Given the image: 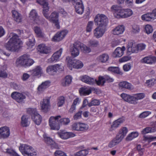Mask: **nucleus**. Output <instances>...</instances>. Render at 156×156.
Segmentation results:
<instances>
[{
  "label": "nucleus",
  "mask_w": 156,
  "mask_h": 156,
  "mask_svg": "<svg viewBox=\"0 0 156 156\" xmlns=\"http://www.w3.org/2000/svg\"><path fill=\"white\" fill-rule=\"evenodd\" d=\"M10 36L12 37L5 44V47L6 49L9 51H16L19 48L21 41L16 34L11 33Z\"/></svg>",
  "instance_id": "obj_1"
},
{
  "label": "nucleus",
  "mask_w": 156,
  "mask_h": 156,
  "mask_svg": "<svg viewBox=\"0 0 156 156\" xmlns=\"http://www.w3.org/2000/svg\"><path fill=\"white\" fill-rule=\"evenodd\" d=\"M49 9L48 5L43 9V13L44 16L47 19L52 22L57 29H59L60 27L58 22V13L54 11L51 14L50 16H49L48 13Z\"/></svg>",
  "instance_id": "obj_2"
},
{
  "label": "nucleus",
  "mask_w": 156,
  "mask_h": 156,
  "mask_svg": "<svg viewBox=\"0 0 156 156\" xmlns=\"http://www.w3.org/2000/svg\"><path fill=\"white\" fill-rule=\"evenodd\" d=\"M127 132L128 129L126 127H122L119 130L115 137L110 142L108 145V147L111 148L119 144L126 136Z\"/></svg>",
  "instance_id": "obj_3"
},
{
  "label": "nucleus",
  "mask_w": 156,
  "mask_h": 156,
  "mask_svg": "<svg viewBox=\"0 0 156 156\" xmlns=\"http://www.w3.org/2000/svg\"><path fill=\"white\" fill-rule=\"evenodd\" d=\"M19 149L24 156H36L37 155V152L33 147L27 144H21Z\"/></svg>",
  "instance_id": "obj_4"
},
{
  "label": "nucleus",
  "mask_w": 156,
  "mask_h": 156,
  "mask_svg": "<svg viewBox=\"0 0 156 156\" xmlns=\"http://www.w3.org/2000/svg\"><path fill=\"white\" fill-rule=\"evenodd\" d=\"M94 22L99 27L106 28V27L108 22V20L105 15L98 14L95 16Z\"/></svg>",
  "instance_id": "obj_5"
},
{
  "label": "nucleus",
  "mask_w": 156,
  "mask_h": 156,
  "mask_svg": "<svg viewBox=\"0 0 156 156\" xmlns=\"http://www.w3.org/2000/svg\"><path fill=\"white\" fill-rule=\"evenodd\" d=\"M27 113L31 115L32 119L36 124L38 125L40 124L42 118L37 112L36 109L29 108L27 110Z\"/></svg>",
  "instance_id": "obj_6"
},
{
  "label": "nucleus",
  "mask_w": 156,
  "mask_h": 156,
  "mask_svg": "<svg viewBox=\"0 0 156 156\" xmlns=\"http://www.w3.org/2000/svg\"><path fill=\"white\" fill-rule=\"evenodd\" d=\"M60 115L55 117L51 116L49 119V123L51 129L53 130H58L60 128L59 122L58 119L61 118Z\"/></svg>",
  "instance_id": "obj_7"
},
{
  "label": "nucleus",
  "mask_w": 156,
  "mask_h": 156,
  "mask_svg": "<svg viewBox=\"0 0 156 156\" xmlns=\"http://www.w3.org/2000/svg\"><path fill=\"white\" fill-rule=\"evenodd\" d=\"M82 45V43L79 41L75 42L71 46L70 51L72 56L74 57L78 56L79 54V50L80 47Z\"/></svg>",
  "instance_id": "obj_8"
},
{
  "label": "nucleus",
  "mask_w": 156,
  "mask_h": 156,
  "mask_svg": "<svg viewBox=\"0 0 156 156\" xmlns=\"http://www.w3.org/2000/svg\"><path fill=\"white\" fill-rule=\"evenodd\" d=\"M72 4L75 8L76 12L78 14H82L83 12L84 6L81 0H73Z\"/></svg>",
  "instance_id": "obj_9"
},
{
  "label": "nucleus",
  "mask_w": 156,
  "mask_h": 156,
  "mask_svg": "<svg viewBox=\"0 0 156 156\" xmlns=\"http://www.w3.org/2000/svg\"><path fill=\"white\" fill-rule=\"evenodd\" d=\"M141 18L143 20L147 22L154 21L156 19V9H153L151 12L143 15Z\"/></svg>",
  "instance_id": "obj_10"
},
{
  "label": "nucleus",
  "mask_w": 156,
  "mask_h": 156,
  "mask_svg": "<svg viewBox=\"0 0 156 156\" xmlns=\"http://www.w3.org/2000/svg\"><path fill=\"white\" fill-rule=\"evenodd\" d=\"M114 79L108 75H104L103 76H99L98 80L97 82V84L99 86H103L106 82L112 83L113 82Z\"/></svg>",
  "instance_id": "obj_11"
},
{
  "label": "nucleus",
  "mask_w": 156,
  "mask_h": 156,
  "mask_svg": "<svg viewBox=\"0 0 156 156\" xmlns=\"http://www.w3.org/2000/svg\"><path fill=\"white\" fill-rule=\"evenodd\" d=\"M121 97L125 101L133 105H136L138 103V101L135 96H133L122 93L121 95Z\"/></svg>",
  "instance_id": "obj_12"
},
{
  "label": "nucleus",
  "mask_w": 156,
  "mask_h": 156,
  "mask_svg": "<svg viewBox=\"0 0 156 156\" xmlns=\"http://www.w3.org/2000/svg\"><path fill=\"white\" fill-rule=\"evenodd\" d=\"M66 60L69 59L68 62L70 64L71 66L76 69H79L81 68L83 66V63L79 60H77L71 58H67Z\"/></svg>",
  "instance_id": "obj_13"
},
{
  "label": "nucleus",
  "mask_w": 156,
  "mask_h": 156,
  "mask_svg": "<svg viewBox=\"0 0 156 156\" xmlns=\"http://www.w3.org/2000/svg\"><path fill=\"white\" fill-rule=\"evenodd\" d=\"M72 128L73 130L85 131L88 129V126L85 124L80 122L75 123L73 124Z\"/></svg>",
  "instance_id": "obj_14"
},
{
  "label": "nucleus",
  "mask_w": 156,
  "mask_h": 156,
  "mask_svg": "<svg viewBox=\"0 0 156 156\" xmlns=\"http://www.w3.org/2000/svg\"><path fill=\"white\" fill-rule=\"evenodd\" d=\"M68 32L67 30H64L57 33L52 38V41L58 42L62 40L65 37Z\"/></svg>",
  "instance_id": "obj_15"
},
{
  "label": "nucleus",
  "mask_w": 156,
  "mask_h": 156,
  "mask_svg": "<svg viewBox=\"0 0 156 156\" xmlns=\"http://www.w3.org/2000/svg\"><path fill=\"white\" fill-rule=\"evenodd\" d=\"M80 79L82 82L90 85H93L95 83L97 84V82L98 81L96 79L87 75L80 76Z\"/></svg>",
  "instance_id": "obj_16"
},
{
  "label": "nucleus",
  "mask_w": 156,
  "mask_h": 156,
  "mask_svg": "<svg viewBox=\"0 0 156 156\" xmlns=\"http://www.w3.org/2000/svg\"><path fill=\"white\" fill-rule=\"evenodd\" d=\"M11 96L13 99L19 103L22 102L26 98V96L24 94L17 92H13Z\"/></svg>",
  "instance_id": "obj_17"
},
{
  "label": "nucleus",
  "mask_w": 156,
  "mask_h": 156,
  "mask_svg": "<svg viewBox=\"0 0 156 156\" xmlns=\"http://www.w3.org/2000/svg\"><path fill=\"white\" fill-rule=\"evenodd\" d=\"M29 17L34 23L40 24L41 23L40 20L37 14L35 9H32L30 12Z\"/></svg>",
  "instance_id": "obj_18"
},
{
  "label": "nucleus",
  "mask_w": 156,
  "mask_h": 156,
  "mask_svg": "<svg viewBox=\"0 0 156 156\" xmlns=\"http://www.w3.org/2000/svg\"><path fill=\"white\" fill-rule=\"evenodd\" d=\"M106 28L98 27L93 31L94 36L97 38L101 37L105 33Z\"/></svg>",
  "instance_id": "obj_19"
},
{
  "label": "nucleus",
  "mask_w": 156,
  "mask_h": 156,
  "mask_svg": "<svg viewBox=\"0 0 156 156\" xmlns=\"http://www.w3.org/2000/svg\"><path fill=\"white\" fill-rule=\"evenodd\" d=\"M61 66L59 64L48 66L47 68L46 71L49 74L53 75L56 73L57 71L60 69Z\"/></svg>",
  "instance_id": "obj_20"
},
{
  "label": "nucleus",
  "mask_w": 156,
  "mask_h": 156,
  "mask_svg": "<svg viewBox=\"0 0 156 156\" xmlns=\"http://www.w3.org/2000/svg\"><path fill=\"white\" fill-rule=\"evenodd\" d=\"M57 134L60 137L63 139H66L73 137L75 136V134L72 132H66L63 130H60L58 132Z\"/></svg>",
  "instance_id": "obj_21"
},
{
  "label": "nucleus",
  "mask_w": 156,
  "mask_h": 156,
  "mask_svg": "<svg viewBox=\"0 0 156 156\" xmlns=\"http://www.w3.org/2000/svg\"><path fill=\"white\" fill-rule=\"evenodd\" d=\"M9 128L7 126H3L0 128V138H6L9 135Z\"/></svg>",
  "instance_id": "obj_22"
},
{
  "label": "nucleus",
  "mask_w": 156,
  "mask_h": 156,
  "mask_svg": "<svg viewBox=\"0 0 156 156\" xmlns=\"http://www.w3.org/2000/svg\"><path fill=\"white\" fill-rule=\"evenodd\" d=\"M45 142L47 144L50 145L52 148H58V144L49 137L45 135H44Z\"/></svg>",
  "instance_id": "obj_23"
},
{
  "label": "nucleus",
  "mask_w": 156,
  "mask_h": 156,
  "mask_svg": "<svg viewBox=\"0 0 156 156\" xmlns=\"http://www.w3.org/2000/svg\"><path fill=\"white\" fill-rule=\"evenodd\" d=\"M125 50V48L123 46L122 48L118 47L113 52L112 54V56L114 58L120 57L124 54V51Z\"/></svg>",
  "instance_id": "obj_24"
},
{
  "label": "nucleus",
  "mask_w": 156,
  "mask_h": 156,
  "mask_svg": "<svg viewBox=\"0 0 156 156\" xmlns=\"http://www.w3.org/2000/svg\"><path fill=\"white\" fill-rule=\"evenodd\" d=\"M62 51V49L60 48L58 51L55 52L51 58L48 59V61L50 62H56L59 60V57L61 56Z\"/></svg>",
  "instance_id": "obj_25"
},
{
  "label": "nucleus",
  "mask_w": 156,
  "mask_h": 156,
  "mask_svg": "<svg viewBox=\"0 0 156 156\" xmlns=\"http://www.w3.org/2000/svg\"><path fill=\"white\" fill-rule=\"evenodd\" d=\"M37 49L38 51L41 53L45 54H47L50 53L51 50L50 47L43 44L38 45Z\"/></svg>",
  "instance_id": "obj_26"
},
{
  "label": "nucleus",
  "mask_w": 156,
  "mask_h": 156,
  "mask_svg": "<svg viewBox=\"0 0 156 156\" xmlns=\"http://www.w3.org/2000/svg\"><path fill=\"white\" fill-rule=\"evenodd\" d=\"M127 51L129 53H137L138 51L137 45L132 42H129L128 44Z\"/></svg>",
  "instance_id": "obj_27"
},
{
  "label": "nucleus",
  "mask_w": 156,
  "mask_h": 156,
  "mask_svg": "<svg viewBox=\"0 0 156 156\" xmlns=\"http://www.w3.org/2000/svg\"><path fill=\"white\" fill-rule=\"evenodd\" d=\"M142 63L151 64L156 62V57H146L141 60Z\"/></svg>",
  "instance_id": "obj_28"
},
{
  "label": "nucleus",
  "mask_w": 156,
  "mask_h": 156,
  "mask_svg": "<svg viewBox=\"0 0 156 156\" xmlns=\"http://www.w3.org/2000/svg\"><path fill=\"white\" fill-rule=\"evenodd\" d=\"M124 121V119H119L113 122L112 125H111L110 130L112 131L118 127L120 124L123 123Z\"/></svg>",
  "instance_id": "obj_29"
},
{
  "label": "nucleus",
  "mask_w": 156,
  "mask_h": 156,
  "mask_svg": "<svg viewBox=\"0 0 156 156\" xmlns=\"http://www.w3.org/2000/svg\"><path fill=\"white\" fill-rule=\"evenodd\" d=\"M27 58L25 57V54L18 58L16 60V64L17 66H23L25 67V59Z\"/></svg>",
  "instance_id": "obj_30"
},
{
  "label": "nucleus",
  "mask_w": 156,
  "mask_h": 156,
  "mask_svg": "<svg viewBox=\"0 0 156 156\" xmlns=\"http://www.w3.org/2000/svg\"><path fill=\"white\" fill-rule=\"evenodd\" d=\"M50 100L49 99H44L41 103V109L44 112H47L50 105Z\"/></svg>",
  "instance_id": "obj_31"
},
{
  "label": "nucleus",
  "mask_w": 156,
  "mask_h": 156,
  "mask_svg": "<svg viewBox=\"0 0 156 156\" xmlns=\"http://www.w3.org/2000/svg\"><path fill=\"white\" fill-rule=\"evenodd\" d=\"M125 30V28L123 25L118 26L113 30V34L114 35H119L122 34Z\"/></svg>",
  "instance_id": "obj_32"
},
{
  "label": "nucleus",
  "mask_w": 156,
  "mask_h": 156,
  "mask_svg": "<svg viewBox=\"0 0 156 156\" xmlns=\"http://www.w3.org/2000/svg\"><path fill=\"white\" fill-rule=\"evenodd\" d=\"M72 78L69 75L67 76L62 81V85L63 86H69L71 83Z\"/></svg>",
  "instance_id": "obj_33"
},
{
  "label": "nucleus",
  "mask_w": 156,
  "mask_h": 156,
  "mask_svg": "<svg viewBox=\"0 0 156 156\" xmlns=\"http://www.w3.org/2000/svg\"><path fill=\"white\" fill-rule=\"evenodd\" d=\"M13 17L16 22L19 23L21 21L22 17L21 15L17 11L13 10L12 11Z\"/></svg>",
  "instance_id": "obj_34"
},
{
  "label": "nucleus",
  "mask_w": 156,
  "mask_h": 156,
  "mask_svg": "<svg viewBox=\"0 0 156 156\" xmlns=\"http://www.w3.org/2000/svg\"><path fill=\"white\" fill-rule=\"evenodd\" d=\"M50 83V82L48 81H46L44 82H43L42 84L38 87V90L40 92L43 91L49 86Z\"/></svg>",
  "instance_id": "obj_35"
},
{
  "label": "nucleus",
  "mask_w": 156,
  "mask_h": 156,
  "mask_svg": "<svg viewBox=\"0 0 156 156\" xmlns=\"http://www.w3.org/2000/svg\"><path fill=\"white\" fill-rule=\"evenodd\" d=\"M124 12V9H119L114 13V16L117 18H124L123 14Z\"/></svg>",
  "instance_id": "obj_36"
},
{
  "label": "nucleus",
  "mask_w": 156,
  "mask_h": 156,
  "mask_svg": "<svg viewBox=\"0 0 156 156\" xmlns=\"http://www.w3.org/2000/svg\"><path fill=\"white\" fill-rule=\"evenodd\" d=\"M109 58L108 55L105 53L100 55L98 58L99 61L101 63L106 62L108 60Z\"/></svg>",
  "instance_id": "obj_37"
},
{
  "label": "nucleus",
  "mask_w": 156,
  "mask_h": 156,
  "mask_svg": "<svg viewBox=\"0 0 156 156\" xmlns=\"http://www.w3.org/2000/svg\"><path fill=\"white\" fill-rule=\"evenodd\" d=\"M42 72V69L39 66H37L34 69L31 71L32 75L33 76L41 75Z\"/></svg>",
  "instance_id": "obj_38"
},
{
  "label": "nucleus",
  "mask_w": 156,
  "mask_h": 156,
  "mask_svg": "<svg viewBox=\"0 0 156 156\" xmlns=\"http://www.w3.org/2000/svg\"><path fill=\"white\" fill-rule=\"evenodd\" d=\"M119 86L120 87L129 90H131L133 88L131 84L126 81L120 82L119 84Z\"/></svg>",
  "instance_id": "obj_39"
},
{
  "label": "nucleus",
  "mask_w": 156,
  "mask_h": 156,
  "mask_svg": "<svg viewBox=\"0 0 156 156\" xmlns=\"http://www.w3.org/2000/svg\"><path fill=\"white\" fill-rule=\"evenodd\" d=\"M108 70L115 73L120 75H122L123 73L120 70L119 68L118 67H110L108 68Z\"/></svg>",
  "instance_id": "obj_40"
},
{
  "label": "nucleus",
  "mask_w": 156,
  "mask_h": 156,
  "mask_svg": "<svg viewBox=\"0 0 156 156\" xmlns=\"http://www.w3.org/2000/svg\"><path fill=\"white\" fill-rule=\"evenodd\" d=\"M108 70L115 73L120 75H122L123 73L120 70L119 68L118 67H110L108 68Z\"/></svg>",
  "instance_id": "obj_41"
},
{
  "label": "nucleus",
  "mask_w": 156,
  "mask_h": 156,
  "mask_svg": "<svg viewBox=\"0 0 156 156\" xmlns=\"http://www.w3.org/2000/svg\"><path fill=\"white\" fill-rule=\"evenodd\" d=\"M35 39L34 36L32 35H30L28 39V41L26 42V45L29 48H31L34 45Z\"/></svg>",
  "instance_id": "obj_42"
},
{
  "label": "nucleus",
  "mask_w": 156,
  "mask_h": 156,
  "mask_svg": "<svg viewBox=\"0 0 156 156\" xmlns=\"http://www.w3.org/2000/svg\"><path fill=\"white\" fill-rule=\"evenodd\" d=\"M79 92L81 95H89L91 93V90L90 88L88 89L82 87L80 88Z\"/></svg>",
  "instance_id": "obj_43"
},
{
  "label": "nucleus",
  "mask_w": 156,
  "mask_h": 156,
  "mask_svg": "<svg viewBox=\"0 0 156 156\" xmlns=\"http://www.w3.org/2000/svg\"><path fill=\"white\" fill-rule=\"evenodd\" d=\"M34 32L37 36L39 37H42L44 36V33L41 29L37 26L35 27L34 28Z\"/></svg>",
  "instance_id": "obj_44"
},
{
  "label": "nucleus",
  "mask_w": 156,
  "mask_h": 156,
  "mask_svg": "<svg viewBox=\"0 0 156 156\" xmlns=\"http://www.w3.org/2000/svg\"><path fill=\"white\" fill-rule=\"evenodd\" d=\"M25 57L27 58H25L26 59L25 62V67L30 66L34 63V61L32 59L30 58L28 55L25 54Z\"/></svg>",
  "instance_id": "obj_45"
},
{
  "label": "nucleus",
  "mask_w": 156,
  "mask_h": 156,
  "mask_svg": "<svg viewBox=\"0 0 156 156\" xmlns=\"http://www.w3.org/2000/svg\"><path fill=\"white\" fill-rule=\"evenodd\" d=\"M138 135V133L137 132H133L129 134L126 137V140L129 141L132 140L133 138L136 137Z\"/></svg>",
  "instance_id": "obj_46"
},
{
  "label": "nucleus",
  "mask_w": 156,
  "mask_h": 156,
  "mask_svg": "<svg viewBox=\"0 0 156 156\" xmlns=\"http://www.w3.org/2000/svg\"><path fill=\"white\" fill-rule=\"evenodd\" d=\"M82 45H81V46L80 47V49L82 51L85 53H88L91 51V49L90 48L87 46L83 43H82Z\"/></svg>",
  "instance_id": "obj_47"
},
{
  "label": "nucleus",
  "mask_w": 156,
  "mask_h": 156,
  "mask_svg": "<svg viewBox=\"0 0 156 156\" xmlns=\"http://www.w3.org/2000/svg\"><path fill=\"white\" fill-rule=\"evenodd\" d=\"M88 153V151L87 150H82L76 153L75 156H86Z\"/></svg>",
  "instance_id": "obj_48"
},
{
  "label": "nucleus",
  "mask_w": 156,
  "mask_h": 156,
  "mask_svg": "<svg viewBox=\"0 0 156 156\" xmlns=\"http://www.w3.org/2000/svg\"><path fill=\"white\" fill-rule=\"evenodd\" d=\"M21 124L23 127H27L28 126L27 119L25 116L23 115L21 117Z\"/></svg>",
  "instance_id": "obj_49"
},
{
  "label": "nucleus",
  "mask_w": 156,
  "mask_h": 156,
  "mask_svg": "<svg viewBox=\"0 0 156 156\" xmlns=\"http://www.w3.org/2000/svg\"><path fill=\"white\" fill-rule=\"evenodd\" d=\"M140 29L138 25H134L133 26L132 33L133 34H136L139 32Z\"/></svg>",
  "instance_id": "obj_50"
},
{
  "label": "nucleus",
  "mask_w": 156,
  "mask_h": 156,
  "mask_svg": "<svg viewBox=\"0 0 156 156\" xmlns=\"http://www.w3.org/2000/svg\"><path fill=\"white\" fill-rule=\"evenodd\" d=\"M133 14V12L130 9H125V12L124 15V18H126L130 16Z\"/></svg>",
  "instance_id": "obj_51"
},
{
  "label": "nucleus",
  "mask_w": 156,
  "mask_h": 156,
  "mask_svg": "<svg viewBox=\"0 0 156 156\" xmlns=\"http://www.w3.org/2000/svg\"><path fill=\"white\" fill-rule=\"evenodd\" d=\"M99 42L95 40H90L89 41V45L92 47H97L98 45Z\"/></svg>",
  "instance_id": "obj_52"
},
{
  "label": "nucleus",
  "mask_w": 156,
  "mask_h": 156,
  "mask_svg": "<svg viewBox=\"0 0 156 156\" xmlns=\"http://www.w3.org/2000/svg\"><path fill=\"white\" fill-rule=\"evenodd\" d=\"M65 101V98L62 96L58 98V99L57 105L58 107L62 106L64 104Z\"/></svg>",
  "instance_id": "obj_53"
},
{
  "label": "nucleus",
  "mask_w": 156,
  "mask_h": 156,
  "mask_svg": "<svg viewBox=\"0 0 156 156\" xmlns=\"http://www.w3.org/2000/svg\"><path fill=\"white\" fill-rule=\"evenodd\" d=\"M152 129H154V128H152L150 127H147L141 131L142 133L143 134H145L146 133H148L150 132H153L154 131Z\"/></svg>",
  "instance_id": "obj_54"
},
{
  "label": "nucleus",
  "mask_w": 156,
  "mask_h": 156,
  "mask_svg": "<svg viewBox=\"0 0 156 156\" xmlns=\"http://www.w3.org/2000/svg\"><path fill=\"white\" fill-rule=\"evenodd\" d=\"M100 101L97 99H94L91 101L88 104V106L90 107L92 106L98 105H100Z\"/></svg>",
  "instance_id": "obj_55"
},
{
  "label": "nucleus",
  "mask_w": 156,
  "mask_h": 156,
  "mask_svg": "<svg viewBox=\"0 0 156 156\" xmlns=\"http://www.w3.org/2000/svg\"><path fill=\"white\" fill-rule=\"evenodd\" d=\"M151 114V112L150 111H145L140 114L139 116V118L143 119L148 116Z\"/></svg>",
  "instance_id": "obj_56"
},
{
  "label": "nucleus",
  "mask_w": 156,
  "mask_h": 156,
  "mask_svg": "<svg viewBox=\"0 0 156 156\" xmlns=\"http://www.w3.org/2000/svg\"><path fill=\"white\" fill-rule=\"evenodd\" d=\"M156 83V80L154 78L147 80L146 83L147 84V86L149 87L153 86Z\"/></svg>",
  "instance_id": "obj_57"
},
{
  "label": "nucleus",
  "mask_w": 156,
  "mask_h": 156,
  "mask_svg": "<svg viewBox=\"0 0 156 156\" xmlns=\"http://www.w3.org/2000/svg\"><path fill=\"white\" fill-rule=\"evenodd\" d=\"M94 22L93 21H90L88 22L87 27V31L88 32H90L91 31Z\"/></svg>",
  "instance_id": "obj_58"
},
{
  "label": "nucleus",
  "mask_w": 156,
  "mask_h": 156,
  "mask_svg": "<svg viewBox=\"0 0 156 156\" xmlns=\"http://www.w3.org/2000/svg\"><path fill=\"white\" fill-rule=\"evenodd\" d=\"M7 76L8 74L6 71L1 68L0 69V77L5 78H7Z\"/></svg>",
  "instance_id": "obj_59"
},
{
  "label": "nucleus",
  "mask_w": 156,
  "mask_h": 156,
  "mask_svg": "<svg viewBox=\"0 0 156 156\" xmlns=\"http://www.w3.org/2000/svg\"><path fill=\"white\" fill-rule=\"evenodd\" d=\"M59 123L61 124L67 125L70 122L69 119L68 118H64L59 120Z\"/></svg>",
  "instance_id": "obj_60"
},
{
  "label": "nucleus",
  "mask_w": 156,
  "mask_h": 156,
  "mask_svg": "<svg viewBox=\"0 0 156 156\" xmlns=\"http://www.w3.org/2000/svg\"><path fill=\"white\" fill-rule=\"evenodd\" d=\"M145 30L147 34H149L153 31L152 27L150 25H147L145 27Z\"/></svg>",
  "instance_id": "obj_61"
},
{
  "label": "nucleus",
  "mask_w": 156,
  "mask_h": 156,
  "mask_svg": "<svg viewBox=\"0 0 156 156\" xmlns=\"http://www.w3.org/2000/svg\"><path fill=\"white\" fill-rule=\"evenodd\" d=\"M80 109L78 112L74 115L73 119L74 120H76L81 118L82 111Z\"/></svg>",
  "instance_id": "obj_62"
},
{
  "label": "nucleus",
  "mask_w": 156,
  "mask_h": 156,
  "mask_svg": "<svg viewBox=\"0 0 156 156\" xmlns=\"http://www.w3.org/2000/svg\"><path fill=\"white\" fill-rule=\"evenodd\" d=\"M137 99V101L139 100H140L144 98L145 97V94L144 93H140L134 94Z\"/></svg>",
  "instance_id": "obj_63"
},
{
  "label": "nucleus",
  "mask_w": 156,
  "mask_h": 156,
  "mask_svg": "<svg viewBox=\"0 0 156 156\" xmlns=\"http://www.w3.org/2000/svg\"><path fill=\"white\" fill-rule=\"evenodd\" d=\"M37 2L43 6V9L48 5V4L45 0H38Z\"/></svg>",
  "instance_id": "obj_64"
}]
</instances>
